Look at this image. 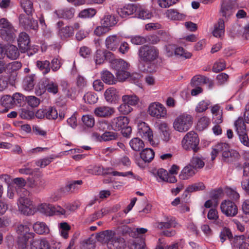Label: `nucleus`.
<instances>
[{
  "label": "nucleus",
  "instance_id": "20e7f679",
  "mask_svg": "<svg viewBox=\"0 0 249 249\" xmlns=\"http://www.w3.org/2000/svg\"><path fill=\"white\" fill-rule=\"evenodd\" d=\"M19 211L25 215H33L36 209L33 205L32 201L28 197L20 196L18 200Z\"/></svg>",
  "mask_w": 249,
  "mask_h": 249
},
{
  "label": "nucleus",
  "instance_id": "49530a36",
  "mask_svg": "<svg viewBox=\"0 0 249 249\" xmlns=\"http://www.w3.org/2000/svg\"><path fill=\"white\" fill-rule=\"evenodd\" d=\"M47 91L45 84V78L41 80L36 85L35 89V94L37 96H41Z\"/></svg>",
  "mask_w": 249,
  "mask_h": 249
},
{
  "label": "nucleus",
  "instance_id": "338daca9",
  "mask_svg": "<svg viewBox=\"0 0 249 249\" xmlns=\"http://www.w3.org/2000/svg\"><path fill=\"white\" fill-rule=\"evenodd\" d=\"M104 52L101 50H98L94 55V60L96 64H101L104 62Z\"/></svg>",
  "mask_w": 249,
  "mask_h": 249
},
{
  "label": "nucleus",
  "instance_id": "aec40b11",
  "mask_svg": "<svg viewBox=\"0 0 249 249\" xmlns=\"http://www.w3.org/2000/svg\"><path fill=\"white\" fill-rule=\"evenodd\" d=\"M54 13L58 18L71 19L74 15L75 10L71 7L64 8L56 10Z\"/></svg>",
  "mask_w": 249,
  "mask_h": 249
},
{
  "label": "nucleus",
  "instance_id": "a211bd4d",
  "mask_svg": "<svg viewBox=\"0 0 249 249\" xmlns=\"http://www.w3.org/2000/svg\"><path fill=\"white\" fill-rule=\"evenodd\" d=\"M115 232L111 230H106L96 235L97 240L102 243H107L111 241L115 236Z\"/></svg>",
  "mask_w": 249,
  "mask_h": 249
},
{
  "label": "nucleus",
  "instance_id": "7ed1b4c3",
  "mask_svg": "<svg viewBox=\"0 0 249 249\" xmlns=\"http://www.w3.org/2000/svg\"><path fill=\"white\" fill-rule=\"evenodd\" d=\"M193 124V118L189 114H182L177 117L173 123L174 129L179 132L187 131Z\"/></svg>",
  "mask_w": 249,
  "mask_h": 249
},
{
  "label": "nucleus",
  "instance_id": "423d86ee",
  "mask_svg": "<svg viewBox=\"0 0 249 249\" xmlns=\"http://www.w3.org/2000/svg\"><path fill=\"white\" fill-rule=\"evenodd\" d=\"M18 20L20 26L25 30L32 29L36 31L38 29L37 21L33 19L32 16L20 14L18 18Z\"/></svg>",
  "mask_w": 249,
  "mask_h": 249
},
{
  "label": "nucleus",
  "instance_id": "393cba45",
  "mask_svg": "<svg viewBox=\"0 0 249 249\" xmlns=\"http://www.w3.org/2000/svg\"><path fill=\"white\" fill-rule=\"evenodd\" d=\"M136 11V7L133 4H128L117 9L118 15L122 18L133 14Z\"/></svg>",
  "mask_w": 249,
  "mask_h": 249
},
{
  "label": "nucleus",
  "instance_id": "2f4dec72",
  "mask_svg": "<svg viewBox=\"0 0 249 249\" xmlns=\"http://www.w3.org/2000/svg\"><path fill=\"white\" fill-rule=\"evenodd\" d=\"M1 105L5 107V109L1 112H7L9 108H12L14 105L13 97L9 95L3 96L0 100Z\"/></svg>",
  "mask_w": 249,
  "mask_h": 249
},
{
  "label": "nucleus",
  "instance_id": "9b49d317",
  "mask_svg": "<svg viewBox=\"0 0 249 249\" xmlns=\"http://www.w3.org/2000/svg\"><path fill=\"white\" fill-rule=\"evenodd\" d=\"M129 120L125 116H119L113 118L110 122L111 129L114 131H120L128 125Z\"/></svg>",
  "mask_w": 249,
  "mask_h": 249
},
{
  "label": "nucleus",
  "instance_id": "bf43d9fd",
  "mask_svg": "<svg viewBox=\"0 0 249 249\" xmlns=\"http://www.w3.org/2000/svg\"><path fill=\"white\" fill-rule=\"evenodd\" d=\"M174 54L186 59L189 58L192 56V54L190 53L186 52L182 47H180L174 48Z\"/></svg>",
  "mask_w": 249,
  "mask_h": 249
},
{
  "label": "nucleus",
  "instance_id": "4c0bfd02",
  "mask_svg": "<svg viewBox=\"0 0 249 249\" xmlns=\"http://www.w3.org/2000/svg\"><path fill=\"white\" fill-rule=\"evenodd\" d=\"M140 156L145 162H150L154 157V152L151 148H147L141 152Z\"/></svg>",
  "mask_w": 249,
  "mask_h": 249
},
{
  "label": "nucleus",
  "instance_id": "8fccbe9b",
  "mask_svg": "<svg viewBox=\"0 0 249 249\" xmlns=\"http://www.w3.org/2000/svg\"><path fill=\"white\" fill-rule=\"evenodd\" d=\"M210 105V102L208 100H202L200 101L196 106L195 111L197 113H202L205 111Z\"/></svg>",
  "mask_w": 249,
  "mask_h": 249
},
{
  "label": "nucleus",
  "instance_id": "1a4fd4ad",
  "mask_svg": "<svg viewBox=\"0 0 249 249\" xmlns=\"http://www.w3.org/2000/svg\"><path fill=\"white\" fill-rule=\"evenodd\" d=\"M233 0H222L220 12L222 17L228 19L234 12Z\"/></svg>",
  "mask_w": 249,
  "mask_h": 249
},
{
  "label": "nucleus",
  "instance_id": "0e129e2a",
  "mask_svg": "<svg viewBox=\"0 0 249 249\" xmlns=\"http://www.w3.org/2000/svg\"><path fill=\"white\" fill-rule=\"evenodd\" d=\"M128 70H123L116 72V75L117 79L120 81L125 80L130 76V73L127 71Z\"/></svg>",
  "mask_w": 249,
  "mask_h": 249
},
{
  "label": "nucleus",
  "instance_id": "774afa93",
  "mask_svg": "<svg viewBox=\"0 0 249 249\" xmlns=\"http://www.w3.org/2000/svg\"><path fill=\"white\" fill-rule=\"evenodd\" d=\"M20 116L23 119H31L34 117L35 113L32 110L22 109L20 113Z\"/></svg>",
  "mask_w": 249,
  "mask_h": 249
},
{
  "label": "nucleus",
  "instance_id": "f3484780",
  "mask_svg": "<svg viewBox=\"0 0 249 249\" xmlns=\"http://www.w3.org/2000/svg\"><path fill=\"white\" fill-rule=\"evenodd\" d=\"M230 150V148L228 144L226 143H218L214 146L211 152L212 160H214L219 153L222 154V157L223 158V156L226 155Z\"/></svg>",
  "mask_w": 249,
  "mask_h": 249
},
{
  "label": "nucleus",
  "instance_id": "6e6d98bb",
  "mask_svg": "<svg viewBox=\"0 0 249 249\" xmlns=\"http://www.w3.org/2000/svg\"><path fill=\"white\" fill-rule=\"evenodd\" d=\"M82 121L85 126L89 128L92 127L95 124L94 118L91 115L83 116Z\"/></svg>",
  "mask_w": 249,
  "mask_h": 249
},
{
  "label": "nucleus",
  "instance_id": "c9c22d12",
  "mask_svg": "<svg viewBox=\"0 0 249 249\" xmlns=\"http://www.w3.org/2000/svg\"><path fill=\"white\" fill-rule=\"evenodd\" d=\"M31 249H51L48 242L45 240H36L31 244Z\"/></svg>",
  "mask_w": 249,
  "mask_h": 249
},
{
  "label": "nucleus",
  "instance_id": "9d476101",
  "mask_svg": "<svg viewBox=\"0 0 249 249\" xmlns=\"http://www.w3.org/2000/svg\"><path fill=\"white\" fill-rule=\"evenodd\" d=\"M138 134L143 139H147L152 144L153 143V132L145 122H141L138 125Z\"/></svg>",
  "mask_w": 249,
  "mask_h": 249
},
{
  "label": "nucleus",
  "instance_id": "4be33fe9",
  "mask_svg": "<svg viewBox=\"0 0 249 249\" xmlns=\"http://www.w3.org/2000/svg\"><path fill=\"white\" fill-rule=\"evenodd\" d=\"M32 225L27 224H20L17 228V232L19 234V236H24L27 238L32 239L34 237V233L31 231L30 227Z\"/></svg>",
  "mask_w": 249,
  "mask_h": 249
},
{
  "label": "nucleus",
  "instance_id": "473e14b6",
  "mask_svg": "<svg viewBox=\"0 0 249 249\" xmlns=\"http://www.w3.org/2000/svg\"><path fill=\"white\" fill-rule=\"evenodd\" d=\"M101 75L102 80L106 84L112 85L116 82V79L113 74L107 70L103 71Z\"/></svg>",
  "mask_w": 249,
  "mask_h": 249
},
{
  "label": "nucleus",
  "instance_id": "603ef678",
  "mask_svg": "<svg viewBox=\"0 0 249 249\" xmlns=\"http://www.w3.org/2000/svg\"><path fill=\"white\" fill-rule=\"evenodd\" d=\"M52 204H41L38 206V210L42 213L46 215H52Z\"/></svg>",
  "mask_w": 249,
  "mask_h": 249
},
{
  "label": "nucleus",
  "instance_id": "c756f323",
  "mask_svg": "<svg viewBox=\"0 0 249 249\" xmlns=\"http://www.w3.org/2000/svg\"><path fill=\"white\" fill-rule=\"evenodd\" d=\"M240 158L239 153L236 150L230 149L223 156L222 160L226 162H233L238 160Z\"/></svg>",
  "mask_w": 249,
  "mask_h": 249
},
{
  "label": "nucleus",
  "instance_id": "2eb2a0df",
  "mask_svg": "<svg viewBox=\"0 0 249 249\" xmlns=\"http://www.w3.org/2000/svg\"><path fill=\"white\" fill-rule=\"evenodd\" d=\"M120 43V38L116 35L108 36L105 40V46L107 49L114 51L118 47Z\"/></svg>",
  "mask_w": 249,
  "mask_h": 249
},
{
  "label": "nucleus",
  "instance_id": "680f3d73",
  "mask_svg": "<svg viewBox=\"0 0 249 249\" xmlns=\"http://www.w3.org/2000/svg\"><path fill=\"white\" fill-rule=\"evenodd\" d=\"M31 238H27L24 236H18V249H26L28 246V241Z\"/></svg>",
  "mask_w": 249,
  "mask_h": 249
},
{
  "label": "nucleus",
  "instance_id": "ea45409f",
  "mask_svg": "<svg viewBox=\"0 0 249 249\" xmlns=\"http://www.w3.org/2000/svg\"><path fill=\"white\" fill-rule=\"evenodd\" d=\"M50 63L48 60L36 61V66L37 68L42 71L43 75L48 73L50 71Z\"/></svg>",
  "mask_w": 249,
  "mask_h": 249
},
{
  "label": "nucleus",
  "instance_id": "58836bf2",
  "mask_svg": "<svg viewBox=\"0 0 249 249\" xmlns=\"http://www.w3.org/2000/svg\"><path fill=\"white\" fill-rule=\"evenodd\" d=\"M129 145L131 148L135 151H140L144 146L143 142L140 138H134L129 142Z\"/></svg>",
  "mask_w": 249,
  "mask_h": 249
},
{
  "label": "nucleus",
  "instance_id": "7c9ffc66",
  "mask_svg": "<svg viewBox=\"0 0 249 249\" xmlns=\"http://www.w3.org/2000/svg\"><path fill=\"white\" fill-rule=\"evenodd\" d=\"M20 5L24 11L28 16H32L35 11L32 0H20Z\"/></svg>",
  "mask_w": 249,
  "mask_h": 249
},
{
  "label": "nucleus",
  "instance_id": "4468645a",
  "mask_svg": "<svg viewBox=\"0 0 249 249\" xmlns=\"http://www.w3.org/2000/svg\"><path fill=\"white\" fill-rule=\"evenodd\" d=\"M82 183L83 181L81 180L70 181L64 187L60 188L58 192L61 195L73 193L75 190H77Z\"/></svg>",
  "mask_w": 249,
  "mask_h": 249
},
{
  "label": "nucleus",
  "instance_id": "de8ad7c7",
  "mask_svg": "<svg viewBox=\"0 0 249 249\" xmlns=\"http://www.w3.org/2000/svg\"><path fill=\"white\" fill-rule=\"evenodd\" d=\"M122 101L130 106H135L138 104L139 99L135 95H125L123 96Z\"/></svg>",
  "mask_w": 249,
  "mask_h": 249
},
{
  "label": "nucleus",
  "instance_id": "864d4df0",
  "mask_svg": "<svg viewBox=\"0 0 249 249\" xmlns=\"http://www.w3.org/2000/svg\"><path fill=\"white\" fill-rule=\"evenodd\" d=\"M210 81L208 78L204 76H195L192 79L191 84L192 86L195 87L197 86L201 81L207 83Z\"/></svg>",
  "mask_w": 249,
  "mask_h": 249
},
{
  "label": "nucleus",
  "instance_id": "a18cd8bd",
  "mask_svg": "<svg viewBox=\"0 0 249 249\" xmlns=\"http://www.w3.org/2000/svg\"><path fill=\"white\" fill-rule=\"evenodd\" d=\"M189 164L196 170L203 168L205 163L201 158L197 156H194Z\"/></svg>",
  "mask_w": 249,
  "mask_h": 249
},
{
  "label": "nucleus",
  "instance_id": "4d7b16f0",
  "mask_svg": "<svg viewBox=\"0 0 249 249\" xmlns=\"http://www.w3.org/2000/svg\"><path fill=\"white\" fill-rule=\"evenodd\" d=\"M85 102L89 104H93L97 102L98 98L92 92H88L83 97Z\"/></svg>",
  "mask_w": 249,
  "mask_h": 249
},
{
  "label": "nucleus",
  "instance_id": "f8f14e48",
  "mask_svg": "<svg viewBox=\"0 0 249 249\" xmlns=\"http://www.w3.org/2000/svg\"><path fill=\"white\" fill-rule=\"evenodd\" d=\"M18 46L21 53H25L30 48V39L29 35L25 32L19 34L18 39Z\"/></svg>",
  "mask_w": 249,
  "mask_h": 249
},
{
  "label": "nucleus",
  "instance_id": "6e6552de",
  "mask_svg": "<svg viewBox=\"0 0 249 249\" xmlns=\"http://www.w3.org/2000/svg\"><path fill=\"white\" fill-rule=\"evenodd\" d=\"M220 208L223 213L227 216L233 217L238 212V208L235 204L230 200H225L220 205Z\"/></svg>",
  "mask_w": 249,
  "mask_h": 249
},
{
  "label": "nucleus",
  "instance_id": "cd10ccee",
  "mask_svg": "<svg viewBox=\"0 0 249 249\" xmlns=\"http://www.w3.org/2000/svg\"><path fill=\"white\" fill-rule=\"evenodd\" d=\"M14 28L11 29H0V36L1 38L9 42H12L16 38L14 33Z\"/></svg>",
  "mask_w": 249,
  "mask_h": 249
},
{
  "label": "nucleus",
  "instance_id": "5701e85b",
  "mask_svg": "<svg viewBox=\"0 0 249 249\" xmlns=\"http://www.w3.org/2000/svg\"><path fill=\"white\" fill-rule=\"evenodd\" d=\"M36 76L35 74H29L25 76L23 80L22 87L26 91L33 89L35 85Z\"/></svg>",
  "mask_w": 249,
  "mask_h": 249
},
{
  "label": "nucleus",
  "instance_id": "13d9d810",
  "mask_svg": "<svg viewBox=\"0 0 249 249\" xmlns=\"http://www.w3.org/2000/svg\"><path fill=\"white\" fill-rule=\"evenodd\" d=\"M226 62L222 59H220L218 62H215L213 67V72L217 73L224 70L226 68Z\"/></svg>",
  "mask_w": 249,
  "mask_h": 249
},
{
  "label": "nucleus",
  "instance_id": "a19ab883",
  "mask_svg": "<svg viewBox=\"0 0 249 249\" xmlns=\"http://www.w3.org/2000/svg\"><path fill=\"white\" fill-rule=\"evenodd\" d=\"M101 24L110 28L111 27L114 26L117 23V20L114 16L107 15L105 16L103 18L101 19Z\"/></svg>",
  "mask_w": 249,
  "mask_h": 249
},
{
  "label": "nucleus",
  "instance_id": "b1692460",
  "mask_svg": "<svg viewBox=\"0 0 249 249\" xmlns=\"http://www.w3.org/2000/svg\"><path fill=\"white\" fill-rule=\"evenodd\" d=\"M5 53L6 56L11 59L15 60L19 56L18 48L14 45H8L5 47Z\"/></svg>",
  "mask_w": 249,
  "mask_h": 249
},
{
  "label": "nucleus",
  "instance_id": "09e8293b",
  "mask_svg": "<svg viewBox=\"0 0 249 249\" xmlns=\"http://www.w3.org/2000/svg\"><path fill=\"white\" fill-rule=\"evenodd\" d=\"M220 241L222 243H224L227 238L231 240L232 239V234L231 230L226 227L224 228L221 231L219 235Z\"/></svg>",
  "mask_w": 249,
  "mask_h": 249
},
{
  "label": "nucleus",
  "instance_id": "f03ea898",
  "mask_svg": "<svg viewBox=\"0 0 249 249\" xmlns=\"http://www.w3.org/2000/svg\"><path fill=\"white\" fill-rule=\"evenodd\" d=\"M199 143L198 135L194 131L187 133L181 141V145L184 150H193L194 153L197 152L199 150Z\"/></svg>",
  "mask_w": 249,
  "mask_h": 249
},
{
  "label": "nucleus",
  "instance_id": "e433bc0d",
  "mask_svg": "<svg viewBox=\"0 0 249 249\" xmlns=\"http://www.w3.org/2000/svg\"><path fill=\"white\" fill-rule=\"evenodd\" d=\"M195 174V170L188 164L182 169L179 175V177L181 179L186 180L193 176Z\"/></svg>",
  "mask_w": 249,
  "mask_h": 249
},
{
  "label": "nucleus",
  "instance_id": "dca6fc26",
  "mask_svg": "<svg viewBox=\"0 0 249 249\" xmlns=\"http://www.w3.org/2000/svg\"><path fill=\"white\" fill-rule=\"evenodd\" d=\"M114 112L113 108L105 106L98 107L94 110V113L96 116L103 118L110 117Z\"/></svg>",
  "mask_w": 249,
  "mask_h": 249
},
{
  "label": "nucleus",
  "instance_id": "f257e3e1",
  "mask_svg": "<svg viewBox=\"0 0 249 249\" xmlns=\"http://www.w3.org/2000/svg\"><path fill=\"white\" fill-rule=\"evenodd\" d=\"M138 54L140 62L139 68L141 71L144 72L147 71L148 70L141 62L151 63L158 58L159 52V50L154 46L144 45L140 47Z\"/></svg>",
  "mask_w": 249,
  "mask_h": 249
},
{
  "label": "nucleus",
  "instance_id": "c03bdc74",
  "mask_svg": "<svg viewBox=\"0 0 249 249\" xmlns=\"http://www.w3.org/2000/svg\"><path fill=\"white\" fill-rule=\"evenodd\" d=\"M211 120L209 118L206 116L201 117L198 121L196 129L201 131L206 129L210 124Z\"/></svg>",
  "mask_w": 249,
  "mask_h": 249
},
{
  "label": "nucleus",
  "instance_id": "69168bd1",
  "mask_svg": "<svg viewBox=\"0 0 249 249\" xmlns=\"http://www.w3.org/2000/svg\"><path fill=\"white\" fill-rule=\"evenodd\" d=\"M14 104L15 105L20 106L22 102L25 100V97L23 95L19 93H16L12 96Z\"/></svg>",
  "mask_w": 249,
  "mask_h": 249
},
{
  "label": "nucleus",
  "instance_id": "a878e982",
  "mask_svg": "<svg viewBox=\"0 0 249 249\" xmlns=\"http://www.w3.org/2000/svg\"><path fill=\"white\" fill-rule=\"evenodd\" d=\"M104 96L106 101L110 103H115L119 98L116 89L113 87L107 89L104 93Z\"/></svg>",
  "mask_w": 249,
  "mask_h": 249
},
{
  "label": "nucleus",
  "instance_id": "72a5a7b5",
  "mask_svg": "<svg viewBox=\"0 0 249 249\" xmlns=\"http://www.w3.org/2000/svg\"><path fill=\"white\" fill-rule=\"evenodd\" d=\"M33 228L35 231L39 234H47L50 231L49 227L44 222H37L34 224Z\"/></svg>",
  "mask_w": 249,
  "mask_h": 249
},
{
  "label": "nucleus",
  "instance_id": "f704fd0d",
  "mask_svg": "<svg viewBox=\"0 0 249 249\" xmlns=\"http://www.w3.org/2000/svg\"><path fill=\"white\" fill-rule=\"evenodd\" d=\"M129 64L123 59H117L112 62L111 68L114 69L116 72L123 70H128Z\"/></svg>",
  "mask_w": 249,
  "mask_h": 249
},
{
  "label": "nucleus",
  "instance_id": "3c124183",
  "mask_svg": "<svg viewBox=\"0 0 249 249\" xmlns=\"http://www.w3.org/2000/svg\"><path fill=\"white\" fill-rule=\"evenodd\" d=\"M96 13V11L93 8H88L82 10L79 14V17L81 18H89L93 17Z\"/></svg>",
  "mask_w": 249,
  "mask_h": 249
},
{
  "label": "nucleus",
  "instance_id": "5fc2aeb1",
  "mask_svg": "<svg viewBox=\"0 0 249 249\" xmlns=\"http://www.w3.org/2000/svg\"><path fill=\"white\" fill-rule=\"evenodd\" d=\"M118 134L112 131H106L101 136V139L105 142L116 140Z\"/></svg>",
  "mask_w": 249,
  "mask_h": 249
},
{
  "label": "nucleus",
  "instance_id": "ddd939ff",
  "mask_svg": "<svg viewBox=\"0 0 249 249\" xmlns=\"http://www.w3.org/2000/svg\"><path fill=\"white\" fill-rule=\"evenodd\" d=\"M67 110V107L65 105L62 107V111H59V114H58L57 110L55 108L50 107L46 109V118L49 120H54L58 117L60 120L64 118L65 115V111Z\"/></svg>",
  "mask_w": 249,
  "mask_h": 249
},
{
  "label": "nucleus",
  "instance_id": "c85d7f7f",
  "mask_svg": "<svg viewBox=\"0 0 249 249\" xmlns=\"http://www.w3.org/2000/svg\"><path fill=\"white\" fill-rule=\"evenodd\" d=\"M225 32V23L223 19L219 18L217 24L214 25L213 34L216 37H220Z\"/></svg>",
  "mask_w": 249,
  "mask_h": 249
},
{
  "label": "nucleus",
  "instance_id": "bb28decb",
  "mask_svg": "<svg viewBox=\"0 0 249 249\" xmlns=\"http://www.w3.org/2000/svg\"><path fill=\"white\" fill-rule=\"evenodd\" d=\"M74 32L71 26H66L58 30V36L62 40H66L73 36Z\"/></svg>",
  "mask_w": 249,
  "mask_h": 249
},
{
  "label": "nucleus",
  "instance_id": "6ab92c4d",
  "mask_svg": "<svg viewBox=\"0 0 249 249\" xmlns=\"http://www.w3.org/2000/svg\"><path fill=\"white\" fill-rule=\"evenodd\" d=\"M45 84L46 85L47 91L48 93L53 95L58 93L59 85L55 79L45 77Z\"/></svg>",
  "mask_w": 249,
  "mask_h": 249
},
{
  "label": "nucleus",
  "instance_id": "412c9836",
  "mask_svg": "<svg viewBox=\"0 0 249 249\" xmlns=\"http://www.w3.org/2000/svg\"><path fill=\"white\" fill-rule=\"evenodd\" d=\"M164 222H158L157 227L159 229H170V228H176L178 223L176 221L175 218L171 216H166L165 217Z\"/></svg>",
  "mask_w": 249,
  "mask_h": 249
},
{
  "label": "nucleus",
  "instance_id": "37998d69",
  "mask_svg": "<svg viewBox=\"0 0 249 249\" xmlns=\"http://www.w3.org/2000/svg\"><path fill=\"white\" fill-rule=\"evenodd\" d=\"M123 239L119 237H115L107 243L108 249H121L123 245Z\"/></svg>",
  "mask_w": 249,
  "mask_h": 249
},
{
  "label": "nucleus",
  "instance_id": "e2e57ef3",
  "mask_svg": "<svg viewBox=\"0 0 249 249\" xmlns=\"http://www.w3.org/2000/svg\"><path fill=\"white\" fill-rule=\"evenodd\" d=\"M110 30V28L102 25L97 27L94 31V33L97 36H100L107 33Z\"/></svg>",
  "mask_w": 249,
  "mask_h": 249
},
{
  "label": "nucleus",
  "instance_id": "052dcab7",
  "mask_svg": "<svg viewBox=\"0 0 249 249\" xmlns=\"http://www.w3.org/2000/svg\"><path fill=\"white\" fill-rule=\"evenodd\" d=\"M28 105L32 107H37L40 104V99L35 96H28L25 97Z\"/></svg>",
  "mask_w": 249,
  "mask_h": 249
},
{
  "label": "nucleus",
  "instance_id": "39448f33",
  "mask_svg": "<svg viewBox=\"0 0 249 249\" xmlns=\"http://www.w3.org/2000/svg\"><path fill=\"white\" fill-rule=\"evenodd\" d=\"M236 132L240 142L244 145L249 147V139L247 135L246 124L242 118H239L234 123Z\"/></svg>",
  "mask_w": 249,
  "mask_h": 249
},
{
  "label": "nucleus",
  "instance_id": "0eeeda50",
  "mask_svg": "<svg viewBox=\"0 0 249 249\" xmlns=\"http://www.w3.org/2000/svg\"><path fill=\"white\" fill-rule=\"evenodd\" d=\"M148 113L152 117L161 118L166 115V110L162 104L155 102L149 106Z\"/></svg>",
  "mask_w": 249,
  "mask_h": 249
},
{
  "label": "nucleus",
  "instance_id": "79ce46f5",
  "mask_svg": "<svg viewBox=\"0 0 249 249\" xmlns=\"http://www.w3.org/2000/svg\"><path fill=\"white\" fill-rule=\"evenodd\" d=\"M166 15L169 18L172 20H181L185 17L183 14L179 13L177 10L174 9L167 10Z\"/></svg>",
  "mask_w": 249,
  "mask_h": 249
}]
</instances>
